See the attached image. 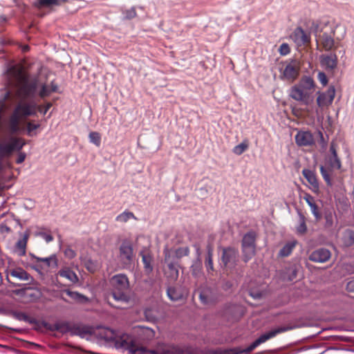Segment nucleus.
Listing matches in <instances>:
<instances>
[{"label": "nucleus", "instance_id": "obj_1", "mask_svg": "<svg viewBox=\"0 0 354 354\" xmlns=\"http://www.w3.org/2000/svg\"><path fill=\"white\" fill-rule=\"evenodd\" d=\"M6 75L8 86L17 89V97L23 100L34 97L37 87V78L29 79L22 66L19 64L10 66Z\"/></svg>", "mask_w": 354, "mask_h": 354}, {"label": "nucleus", "instance_id": "obj_2", "mask_svg": "<svg viewBox=\"0 0 354 354\" xmlns=\"http://www.w3.org/2000/svg\"><path fill=\"white\" fill-rule=\"evenodd\" d=\"M50 102L47 103L46 106H37L33 103H27L26 102H20L15 106L12 113L8 117V130L11 133H17L21 131V123L22 120L29 116L36 115V110L45 115L50 109Z\"/></svg>", "mask_w": 354, "mask_h": 354}, {"label": "nucleus", "instance_id": "obj_3", "mask_svg": "<svg viewBox=\"0 0 354 354\" xmlns=\"http://www.w3.org/2000/svg\"><path fill=\"white\" fill-rule=\"evenodd\" d=\"M100 336L107 342L116 343V346L129 351L131 354H143L146 352V348L133 337L128 335H122L118 337L114 331L109 328H102Z\"/></svg>", "mask_w": 354, "mask_h": 354}, {"label": "nucleus", "instance_id": "obj_4", "mask_svg": "<svg viewBox=\"0 0 354 354\" xmlns=\"http://www.w3.org/2000/svg\"><path fill=\"white\" fill-rule=\"evenodd\" d=\"M316 91V84L310 76H302L297 84L290 90V97L295 101L310 106L313 102V94Z\"/></svg>", "mask_w": 354, "mask_h": 354}, {"label": "nucleus", "instance_id": "obj_5", "mask_svg": "<svg viewBox=\"0 0 354 354\" xmlns=\"http://www.w3.org/2000/svg\"><path fill=\"white\" fill-rule=\"evenodd\" d=\"M293 328L291 326H282L273 328L272 330H269L268 332L263 333V335H260L258 339H255L254 342L250 344V346L246 347L244 349L241 348L240 347H236L233 348L225 349L223 351H216L214 353L216 354H248L257 346H260V344H263L268 341L270 339H272L275 337L277 335L284 333L286 331L292 330Z\"/></svg>", "mask_w": 354, "mask_h": 354}, {"label": "nucleus", "instance_id": "obj_6", "mask_svg": "<svg viewBox=\"0 0 354 354\" xmlns=\"http://www.w3.org/2000/svg\"><path fill=\"white\" fill-rule=\"evenodd\" d=\"M109 283H111V287H112L111 297L113 300L124 303L129 301V296L127 293L129 289V282H128L126 274H117L113 275L109 279Z\"/></svg>", "mask_w": 354, "mask_h": 354}, {"label": "nucleus", "instance_id": "obj_7", "mask_svg": "<svg viewBox=\"0 0 354 354\" xmlns=\"http://www.w3.org/2000/svg\"><path fill=\"white\" fill-rule=\"evenodd\" d=\"M337 150V145L335 141L330 142V146H329V153L330 155L326 158V165L320 166V174L322 177L326 181V185L331 186V173L334 170H339L342 167V162L337 155H336V151Z\"/></svg>", "mask_w": 354, "mask_h": 354}, {"label": "nucleus", "instance_id": "obj_8", "mask_svg": "<svg viewBox=\"0 0 354 354\" xmlns=\"http://www.w3.org/2000/svg\"><path fill=\"white\" fill-rule=\"evenodd\" d=\"M26 145L25 140L21 138L11 137L10 142L0 143V158H5L15 151H19Z\"/></svg>", "mask_w": 354, "mask_h": 354}, {"label": "nucleus", "instance_id": "obj_9", "mask_svg": "<svg viewBox=\"0 0 354 354\" xmlns=\"http://www.w3.org/2000/svg\"><path fill=\"white\" fill-rule=\"evenodd\" d=\"M334 97H335V88L333 86H329L326 91L317 92V100H315V102H317L315 112H317V114L331 105Z\"/></svg>", "mask_w": 354, "mask_h": 354}, {"label": "nucleus", "instance_id": "obj_10", "mask_svg": "<svg viewBox=\"0 0 354 354\" xmlns=\"http://www.w3.org/2000/svg\"><path fill=\"white\" fill-rule=\"evenodd\" d=\"M256 241V233L250 231L243 237L241 241V249H243V260L246 263L251 260L254 256V241Z\"/></svg>", "mask_w": 354, "mask_h": 354}, {"label": "nucleus", "instance_id": "obj_11", "mask_svg": "<svg viewBox=\"0 0 354 354\" xmlns=\"http://www.w3.org/2000/svg\"><path fill=\"white\" fill-rule=\"evenodd\" d=\"M118 259L120 263L124 266V268L128 269L132 265L133 261V249H132V245L128 241H122L120 248H118Z\"/></svg>", "mask_w": 354, "mask_h": 354}, {"label": "nucleus", "instance_id": "obj_12", "mask_svg": "<svg viewBox=\"0 0 354 354\" xmlns=\"http://www.w3.org/2000/svg\"><path fill=\"white\" fill-rule=\"evenodd\" d=\"M8 277L14 278L17 280L27 283H30L31 280H32L31 276L27 273L25 270L21 268H10L8 270ZM8 281L14 287L18 286V284L10 281L9 279H8Z\"/></svg>", "mask_w": 354, "mask_h": 354}, {"label": "nucleus", "instance_id": "obj_13", "mask_svg": "<svg viewBox=\"0 0 354 354\" xmlns=\"http://www.w3.org/2000/svg\"><path fill=\"white\" fill-rule=\"evenodd\" d=\"M299 73V64L296 60H291V62L286 64L285 68L282 70V77L283 79L292 82Z\"/></svg>", "mask_w": 354, "mask_h": 354}, {"label": "nucleus", "instance_id": "obj_14", "mask_svg": "<svg viewBox=\"0 0 354 354\" xmlns=\"http://www.w3.org/2000/svg\"><path fill=\"white\" fill-rule=\"evenodd\" d=\"M331 257L330 251L324 248H319L311 252L309 254V261L317 263H324Z\"/></svg>", "mask_w": 354, "mask_h": 354}, {"label": "nucleus", "instance_id": "obj_15", "mask_svg": "<svg viewBox=\"0 0 354 354\" xmlns=\"http://www.w3.org/2000/svg\"><path fill=\"white\" fill-rule=\"evenodd\" d=\"M317 48L319 51H330L334 48V39L330 34L324 32L319 35L317 39Z\"/></svg>", "mask_w": 354, "mask_h": 354}, {"label": "nucleus", "instance_id": "obj_16", "mask_svg": "<svg viewBox=\"0 0 354 354\" xmlns=\"http://www.w3.org/2000/svg\"><path fill=\"white\" fill-rule=\"evenodd\" d=\"M291 39L299 47L306 46L310 44V35L304 32L301 27L295 28Z\"/></svg>", "mask_w": 354, "mask_h": 354}, {"label": "nucleus", "instance_id": "obj_17", "mask_svg": "<svg viewBox=\"0 0 354 354\" xmlns=\"http://www.w3.org/2000/svg\"><path fill=\"white\" fill-rule=\"evenodd\" d=\"M295 142L299 147H311L315 144L313 136L310 131H299L295 136Z\"/></svg>", "mask_w": 354, "mask_h": 354}, {"label": "nucleus", "instance_id": "obj_18", "mask_svg": "<svg viewBox=\"0 0 354 354\" xmlns=\"http://www.w3.org/2000/svg\"><path fill=\"white\" fill-rule=\"evenodd\" d=\"M135 334H136L138 339L143 343L151 341L155 336V332L151 328L140 326L135 327Z\"/></svg>", "mask_w": 354, "mask_h": 354}, {"label": "nucleus", "instance_id": "obj_19", "mask_svg": "<svg viewBox=\"0 0 354 354\" xmlns=\"http://www.w3.org/2000/svg\"><path fill=\"white\" fill-rule=\"evenodd\" d=\"M236 261V250L233 248H226L222 250V263L225 266H234Z\"/></svg>", "mask_w": 354, "mask_h": 354}, {"label": "nucleus", "instance_id": "obj_20", "mask_svg": "<svg viewBox=\"0 0 354 354\" xmlns=\"http://www.w3.org/2000/svg\"><path fill=\"white\" fill-rule=\"evenodd\" d=\"M302 176L309 183L310 189L314 193H317L319 192V183L315 173L308 169H302Z\"/></svg>", "mask_w": 354, "mask_h": 354}, {"label": "nucleus", "instance_id": "obj_21", "mask_svg": "<svg viewBox=\"0 0 354 354\" xmlns=\"http://www.w3.org/2000/svg\"><path fill=\"white\" fill-rule=\"evenodd\" d=\"M30 257L35 259V261L44 264L46 268H50V266L57 268L58 266V260L55 254H52L48 257L40 258L35 256L33 254H30Z\"/></svg>", "mask_w": 354, "mask_h": 354}, {"label": "nucleus", "instance_id": "obj_22", "mask_svg": "<svg viewBox=\"0 0 354 354\" xmlns=\"http://www.w3.org/2000/svg\"><path fill=\"white\" fill-rule=\"evenodd\" d=\"M149 352L152 354H182V351L178 347L174 345H165L159 347L157 351H149L147 350V353ZM145 354V353H144Z\"/></svg>", "mask_w": 354, "mask_h": 354}, {"label": "nucleus", "instance_id": "obj_23", "mask_svg": "<svg viewBox=\"0 0 354 354\" xmlns=\"http://www.w3.org/2000/svg\"><path fill=\"white\" fill-rule=\"evenodd\" d=\"M57 275L59 276V277L67 279V281L71 283L78 282V277H77L75 272L68 267L61 268V270L58 271Z\"/></svg>", "mask_w": 354, "mask_h": 354}, {"label": "nucleus", "instance_id": "obj_24", "mask_svg": "<svg viewBox=\"0 0 354 354\" xmlns=\"http://www.w3.org/2000/svg\"><path fill=\"white\" fill-rule=\"evenodd\" d=\"M80 326L79 324H71L68 322H57L52 326H50V329L52 330V331H56L61 333L62 334H65L68 333L70 330L75 327H77Z\"/></svg>", "mask_w": 354, "mask_h": 354}, {"label": "nucleus", "instance_id": "obj_25", "mask_svg": "<svg viewBox=\"0 0 354 354\" xmlns=\"http://www.w3.org/2000/svg\"><path fill=\"white\" fill-rule=\"evenodd\" d=\"M320 64L325 66L326 69L333 70L336 66L335 55H323L320 56Z\"/></svg>", "mask_w": 354, "mask_h": 354}, {"label": "nucleus", "instance_id": "obj_26", "mask_svg": "<svg viewBox=\"0 0 354 354\" xmlns=\"http://www.w3.org/2000/svg\"><path fill=\"white\" fill-rule=\"evenodd\" d=\"M62 293L66 295V296L68 297V298L71 299V300L75 302L80 304H85L86 302H87V297L75 291H71L69 290L68 289H66L62 291Z\"/></svg>", "mask_w": 354, "mask_h": 354}, {"label": "nucleus", "instance_id": "obj_27", "mask_svg": "<svg viewBox=\"0 0 354 354\" xmlns=\"http://www.w3.org/2000/svg\"><path fill=\"white\" fill-rule=\"evenodd\" d=\"M38 6L50 8L53 6H60L67 3V0H37Z\"/></svg>", "mask_w": 354, "mask_h": 354}, {"label": "nucleus", "instance_id": "obj_28", "mask_svg": "<svg viewBox=\"0 0 354 354\" xmlns=\"http://www.w3.org/2000/svg\"><path fill=\"white\" fill-rule=\"evenodd\" d=\"M295 244H297L295 241L287 242V243L282 247V249L279 250V252H278V256L287 257L290 255V254H292V251H293V249L295 247Z\"/></svg>", "mask_w": 354, "mask_h": 354}, {"label": "nucleus", "instance_id": "obj_29", "mask_svg": "<svg viewBox=\"0 0 354 354\" xmlns=\"http://www.w3.org/2000/svg\"><path fill=\"white\" fill-rule=\"evenodd\" d=\"M343 245L350 247L354 244V232L352 230H346L342 236Z\"/></svg>", "mask_w": 354, "mask_h": 354}, {"label": "nucleus", "instance_id": "obj_30", "mask_svg": "<svg viewBox=\"0 0 354 354\" xmlns=\"http://www.w3.org/2000/svg\"><path fill=\"white\" fill-rule=\"evenodd\" d=\"M28 239V233H25L23 239H19L17 242V255L19 257H24L26 254V243Z\"/></svg>", "mask_w": 354, "mask_h": 354}, {"label": "nucleus", "instance_id": "obj_31", "mask_svg": "<svg viewBox=\"0 0 354 354\" xmlns=\"http://www.w3.org/2000/svg\"><path fill=\"white\" fill-rule=\"evenodd\" d=\"M142 255V265H144V270H145V272L147 274H150L152 272V266L151 261L152 258L151 256L149 253H143L140 254Z\"/></svg>", "mask_w": 354, "mask_h": 354}, {"label": "nucleus", "instance_id": "obj_32", "mask_svg": "<svg viewBox=\"0 0 354 354\" xmlns=\"http://www.w3.org/2000/svg\"><path fill=\"white\" fill-rule=\"evenodd\" d=\"M68 333H71V335H79V337H84L85 335L90 334V330L88 327L79 325L73 328Z\"/></svg>", "mask_w": 354, "mask_h": 354}, {"label": "nucleus", "instance_id": "obj_33", "mask_svg": "<svg viewBox=\"0 0 354 354\" xmlns=\"http://www.w3.org/2000/svg\"><path fill=\"white\" fill-rule=\"evenodd\" d=\"M297 276V270L295 268L290 267L285 269L283 273H282V276L281 278L283 279L285 281H292L295 277Z\"/></svg>", "mask_w": 354, "mask_h": 354}, {"label": "nucleus", "instance_id": "obj_34", "mask_svg": "<svg viewBox=\"0 0 354 354\" xmlns=\"http://www.w3.org/2000/svg\"><path fill=\"white\" fill-rule=\"evenodd\" d=\"M167 296L169 300L172 301H177L182 299V293L174 287L167 288Z\"/></svg>", "mask_w": 354, "mask_h": 354}, {"label": "nucleus", "instance_id": "obj_35", "mask_svg": "<svg viewBox=\"0 0 354 354\" xmlns=\"http://www.w3.org/2000/svg\"><path fill=\"white\" fill-rule=\"evenodd\" d=\"M131 219L136 220V217L133 213L128 211H124L116 216V222L120 223H124Z\"/></svg>", "mask_w": 354, "mask_h": 354}, {"label": "nucleus", "instance_id": "obj_36", "mask_svg": "<svg viewBox=\"0 0 354 354\" xmlns=\"http://www.w3.org/2000/svg\"><path fill=\"white\" fill-rule=\"evenodd\" d=\"M248 149V140H243V142L236 145L235 147H234V149H232V152H234V154H235L236 156H241L243 153L244 151H247Z\"/></svg>", "mask_w": 354, "mask_h": 354}, {"label": "nucleus", "instance_id": "obj_37", "mask_svg": "<svg viewBox=\"0 0 354 354\" xmlns=\"http://www.w3.org/2000/svg\"><path fill=\"white\" fill-rule=\"evenodd\" d=\"M188 254H189V250L188 249V247H180L175 250H172V254H174L177 259L187 257L188 256Z\"/></svg>", "mask_w": 354, "mask_h": 354}, {"label": "nucleus", "instance_id": "obj_38", "mask_svg": "<svg viewBox=\"0 0 354 354\" xmlns=\"http://www.w3.org/2000/svg\"><path fill=\"white\" fill-rule=\"evenodd\" d=\"M100 141H102L100 133L97 131H91L89 133V142H91V143L99 147H100Z\"/></svg>", "mask_w": 354, "mask_h": 354}, {"label": "nucleus", "instance_id": "obj_39", "mask_svg": "<svg viewBox=\"0 0 354 354\" xmlns=\"http://www.w3.org/2000/svg\"><path fill=\"white\" fill-rule=\"evenodd\" d=\"M239 307L236 305H229L225 306V310H223V316L231 315L232 317H236V313Z\"/></svg>", "mask_w": 354, "mask_h": 354}, {"label": "nucleus", "instance_id": "obj_40", "mask_svg": "<svg viewBox=\"0 0 354 354\" xmlns=\"http://www.w3.org/2000/svg\"><path fill=\"white\" fill-rule=\"evenodd\" d=\"M199 299L203 305H209L212 304V299L209 297L207 290H203L199 293Z\"/></svg>", "mask_w": 354, "mask_h": 354}, {"label": "nucleus", "instance_id": "obj_41", "mask_svg": "<svg viewBox=\"0 0 354 354\" xmlns=\"http://www.w3.org/2000/svg\"><path fill=\"white\" fill-rule=\"evenodd\" d=\"M84 266L85 269H86V270L91 273H94L96 272V270H97V264H96V263L91 259L85 261Z\"/></svg>", "mask_w": 354, "mask_h": 354}, {"label": "nucleus", "instance_id": "obj_42", "mask_svg": "<svg viewBox=\"0 0 354 354\" xmlns=\"http://www.w3.org/2000/svg\"><path fill=\"white\" fill-rule=\"evenodd\" d=\"M39 124H34L32 122H26V133L29 136H34V131L39 129Z\"/></svg>", "mask_w": 354, "mask_h": 354}, {"label": "nucleus", "instance_id": "obj_43", "mask_svg": "<svg viewBox=\"0 0 354 354\" xmlns=\"http://www.w3.org/2000/svg\"><path fill=\"white\" fill-rule=\"evenodd\" d=\"M163 255H165V262H176V257H174V254H171V250L169 249L167 247L165 248V250H163Z\"/></svg>", "mask_w": 354, "mask_h": 354}, {"label": "nucleus", "instance_id": "obj_44", "mask_svg": "<svg viewBox=\"0 0 354 354\" xmlns=\"http://www.w3.org/2000/svg\"><path fill=\"white\" fill-rule=\"evenodd\" d=\"M57 91H50V88H48V86L45 84H41V91H39V97L41 98H45L52 93H56Z\"/></svg>", "mask_w": 354, "mask_h": 354}, {"label": "nucleus", "instance_id": "obj_45", "mask_svg": "<svg viewBox=\"0 0 354 354\" xmlns=\"http://www.w3.org/2000/svg\"><path fill=\"white\" fill-rule=\"evenodd\" d=\"M122 15H124V19H125L126 20L134 19L136 17L135 8H131L130 9H127L122 11Z\"/></svg>", "mask_w": 354, "mask_h": 354}, {"label": "nucleus", "instance_id": "obj_46", "mask_svg": "<svg viewBox=\"0 0 354 354\" xmlns=\"http://www.w3.org/2000/svg\"><path fill=\"white\" fill-rule=\"evenodd\" d=\"M306 230L307 227H306V223H304V217L302 214H300V225L296 228V232H297V234H303L306 233Z\"/></svg>", "mask_w": 354, "mask_h": 354}, {"label": "nucleus", "instance_id": "obj_47", "mask_svg": "<svg viewBox=\"0 0 354 354\" xmlns=\"http://www.w3.org/2000/svg\"><path fill=\"white\" fill-rule=\"evenodd\" d=\"M304 201L306 202V204H308V205H309L310 207H317V205L315 203V199L308 193H306L305 194V195H304Z\"/></svg>", "mask_w": 354, "mask_h": 354}, {"label": "nucleus", "instance_id": "obj_48", "mask_svg": "<svg viewBox=\"0 0 354 354\" xmlns=\"http://www.w3.org/2000/svg\"><path fill=\"white\" fill-rule=\"evenodd\" d=\"M289 52H290V48H289V46L286 43L281 44V46H279V48H278V53H279V55L282 56L288 55Z\"/></svg>", "mask_w": 354, "mask_h": 354}, {"label": "nucleus", "instance_id": "obj_49", "mask_svg": "<svg viewBox=\"0 0 354 354\" xmlns=\"http://www.w3.org/2000/svg\"><path fill=\"white\" fill-rule=\"evenodd\" d=\"M64 255H65L67 259H73L75 257V252L70 247H67L66 249L64 250Z\"/></svg>", "mask_w": 354, "mask_h": 354}, {"label": "nucleus", "instance_id": "obj_50", "mask_svg": "<svg viewBox=\"0 0 354 354\" xmlns=\"http://www.w3.org/2000/svg\"><path fill=\"white\" fill-rule=\"evenodd\" d=\"M10 96V92H6V93H5V96H3V99H2V101L0 102V120L1 119V113L4 111V107H6V105H4V102L8 100Z\"/></svg>", "mask_w": 354, "mask_h": 354}, {"label": "nucleus", "instance_id": "obj_51", "mask_svg": "<svg viewBox=\"0 0 354 354\" xmlns=\"http://www.w3.org/2000/svg\"><path fill=\"white\" fill-rule=\"evenodd\" d=\"M318 81L323 85V86H326L327 84V77L326 75H325L323 72H319L318 73Z\"/></svg>", "mask_w": 354, "mask_h": 354}, {"label": "nucleus", "instance_id": "obj_52", "mask_svg": "<svg viewBox=\"0 0 354 354\" xmlns=\"http://www.w3.org/2000/svg\"><path fill=\"white\" fill-rule=\"evenodd\" d=\"M310 210H311V214L314 215L315 220L319 221L321 219V214L319 211V207H310Z\"/></svg>", "mask_w": 354, "mask_h": 354}, {"label": "nucleus", "instance_id": "obj_53", "mask_svg": "<svg viewBox=\"0 0 354 354\" xmlns=\"http://www.w3.org/2000/svg\"><path fill=\"white\" fill-rule=\"evenodd\" d=\"M205 266L209 270H212V259L211 258V252L208 251V256H207V260H205Z\"/></svg>", "mask_w": 354, "mask_h": 354}, {"label": "nucleus", "instance_id": "obj_54", "mask_svg": "<svg viewBox=\"0 0 354 354\" xmlns=\"http://www.w3.org/2000/svg\"><path fill=\"white\" fill-rule=\"evenodd\" d=\"M346 290H347V292H348L354 293V278L347 282V285H346Z\"/></svg>", "mask_w": 354, "mask_h": 354}, {"label": "nucleus", "instance_id": "obj_55", "mask_svg": "<svg viewBox=\"0 0 354 354\" xmlns=\"http://www.w3.org/2000/svg\"><path fill=\"white\" fill-rule=\"evenodd\" d=\"M168 278L176 280L178 278V270H168Z\"/></svg>", "mask_w": 354, "mask_h": 354}, {"label": "nucleus", "instance_id": "obj_56", "mask_svg": "<svg viewBox=\"0 0 354 354\" xmlns=\"http://www.w3.org/2000/svg\"><path fill=\"white\" fill-rule=\"evenodd\" d=\"M326 225L328 227H330L331 225H333V215L331 213H328L326 214Z\"/></svg>", "mask_w": 354, "mask_h": 354}, {"label": "nucleus", "instance_id": "obj_57", "mask_svg": "<svg viewBox=\"0 0 354 354\" xmlns=\"http://www.w3.org/2000/svg\"><path fill=\"white\" fill-rule=\"evenodd\" d=\"M26 154L24 152H19L17 158V164H21L25 160Z\"/></svg>", "mask_w": 354, "mask_h": 354}, {"label": "nucleus", "instance_id": "obj_58", "mask_svg": "<svg viewBox=\"0 0 354 354\" xmlns=\"http://www.w3.org/2000/svg\"><path fill=\"white\" fill-rule=\"evenodd\" d=\"M165 263L167 264L168 270H176V261L165 262Z\"/></svg>", "mask_w": 354, "mask_h": 354}, {"label": "nucleus", "instance_id": "obj_59", "mask_svg": "<svg viewBox=\"0 0 354 354\" xmlns=\"http://www.w3.org/2000/svg\"><path fill=\"white\" fill-rule=\"evenodd\" d=\"M41 238H43V239H44V241H46L47 243L51 242L53 241V236L46 233L41 234Z\"/></svg>", "mask_w": 354, "mask_h": 354}, {"label": "nucleus", "instance_id": "obj_60", "mask_svg": "<svg viewBox=\"0 0 354 354\" xmlns=\"http://www.w3.org/2000/svg\"><path fill=\"white\" fill-rule=\"evenodd\" d=\"M48 88L50 89V91L57 92L58 91V86H57V84H55L54 82H50V86H48Z\"/></svg>", "mask_w": 354, "mask_h": 354}, {"label": "nucleus", "instance_id": "obj_61", "mask_svg": "<svg viewBox=\"0 0 354 354\" xmlns=\"http://www.w3.org/2000/svg\"><path fill=\"white\" fill-rule=\"evenodd\" d=\"M252 297L255 299H259V298H260V294H257L256 295H252Z\"/></svg>", "mask_w": 354, "mask_h": 354}, {"label": "nucleus", "instance_id": "obj_62", "mask_svg": "<svg viewBox=\"0 0 354 354\" xmlns=\"http://www.w3.org/2000/svg\"><path fill=\"white\" fill-rule=\"evenodd\" d=\"M320 134H322V135H320ZM319 135H320V136H322V133L320 132H319Z\"/></svg>", "mask_w": 354, "mask_h": 354}]
</instances>
